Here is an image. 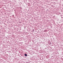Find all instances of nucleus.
Masks as SVG:
<instances>
[{"label":"nucleus","instance_id":"nucleus-1","mask_svg":"<svg viewBox=\"0 0 63 63\" xmlns=\"http://www.w3.org/2000/svg\"><path fill=\"white\" fill-rule=\"evenodd\" d=\"M27 55L26 54H25V56H27Z\"/></svg>","mask_w":63,"mask_h":63}]
</instances>
